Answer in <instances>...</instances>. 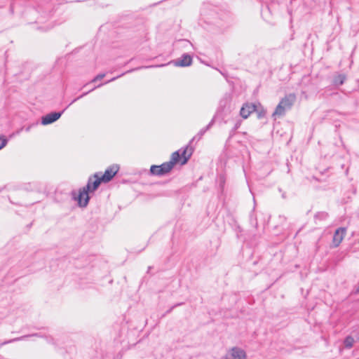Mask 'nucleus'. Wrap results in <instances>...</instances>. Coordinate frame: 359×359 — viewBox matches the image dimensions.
Listing matches in <instances>:
<instances>
[{
    "label": "nucleus",
    "mask_w": 359,
    "mask_h": 359,
    "mask_svg": "<svg viewBox=\"0 0 359 359\" xmlns=\"http://www.w3.org/2000/svg\"><path fill=\"white\" fill-rule=\"evenodd\" d=\"M240 125H241V123H236V126H235V127H234V130H236L237 128H239V126H240Z\"/></svg>",
    "instance_id": "b1692460"
},
{
    "label": "nucleus",
    "mask_w": 359,
    "mask_h": 359,
    "mask_svg": "<svg viewBox=\"0 0 359 359\" xmlns=\"http://www.w3.org/2000/svg\"><path fill=\"white\" fill-rule=\"evenodd\" d=\"M91 179L88 180V184L82 189H80L77 196H74V199L78 200L80 207H86L89 201L88 192L90 191Z\"/></svg>",
    "instance_id": "f03ea898"
},
{
    "label": "nucleus",
    "mask_w": 359,
    "mask_h": 359,
    "mask_svg": "<svg viewBox=\"0 0 359 359\" xmlns=\"http://www.w3.org/2000/svg\"><path fill=\"white\" fill-rule=\"evenodd\" d=\"M328 217V213L326 212H319L316 214L315 218L320 220L326 219Z\"/></svg>",
    "instance_id": "f3484780"
},
{
    "label": "nucleus",
    "mask_w": 359,
    "mask_h": 359,
    "mask_svg": "<svg viewBox=\"0 0 359 359\" xmlns=\"http://www.w3.org/2000/svg\"><path fill=\"white\" fill-rule=\"evenodd\" d=\"M32 336H38L37 334H32ZM31 337V335H24V336H22V337H17V338H14V339H10V340H8V341H5L4 342H3L2 344H0V347L3 345H6V344H10V343H12V342H15V341H22V340H24L28 337Z\"/></svg>",
    "instance_id": "2eb2a0df"
},
{
    "label": "nucleus",
    "mask_w": 359,
    "mask_h": 359,
    "mask_svg": "<svg viewBox=\"0 0 359 359\" xmlns=\"http://www.w3.org/2000/svg\"><path fill=\"white\" fill-rule=\"evenodd\" d=\"M147 67H144L143 68H147ZM141 68L142 67H139V68H137V69H141ZM134 70H136V69H133L129 70V71H128V72H126L125 73L121 74V75H119V76H118L116 77H114L111 79H110L109 81H107L105 83H109L111 81H113L116 80V79H118V78L122 76L123 75L126 74V73L132 72Z\"/></svg>",
    "instance_id": "a211bd4d"
},
{
    "label": "nucleus",
    "mask_w": 359,
    "mask_h": 359,
    "mask_svg": "<svg viewBox=\"0 0 359 359\" xmlns=\"http://www.w3.org/2000/svg\"><path fill=\"white\" fill-rule=\"evenodd\" d=\"M151 266H149V268H148V271H149V270H151Z\"/></svg>",
    "instance_id": "a878e982"
},
{
    "label": "nucleus",
    "mask_w": 359,
    "mask_h": 359,
    "mask_svg": "<svg viewBox=\"0 0 359 359\" xmlns=\"http://www.w3.org/2000/svg\"><path fill=\"white\" fill-rule=\"evenodd\" d=\"M245 351L238 346L230 348L225 355L224 359H246Z\"/></svg>",
    "instance_id": "20e7f679"
},
{
    "label": "nucleus",
    "mask_w": 359,
    "mask_h": 359,
    "mask_svg": "<svg viewBox=\"0 0 359 359\" xmlns=\"http://www.w3.org/2000/svg\"><path fill=\"white\" fill-rule=\"evenodd\" d=\"M182 303H180V304H175V305L172 306V307H171V308H170V309L167 311V313H170V312L172 311V309H173L174 308H175V307H177V306H180V305H182Z\"/></svg>",
    "instance_id": "4be33fe9"
},
{
    "label": "nucleus",
    "mask_w": 359,
    "mask_h": 359,
    "mask_svg": "<svg viewBox=\"0 0 359 359\" xmlns=\"http://www.w3.org/2000/svg\"><path fill=\"white\" fill-rule=\"evenodd\" d=\"M346 80L344 74H337L333 79V84L336 86L342 85Z\"/></svg>",
    "instance_id": "ddd939ff"
},
{
    "label": "nucleus",
    "mask_w": 359,
    "mask_h": 359,
    "mask_svg": "<svg viewBox=\"0 0 359 359\" xmlns=\"http://www.w3.org/2000/svg\"><path fill=\"white\" fill-rule=\"evenodd\" d=\"M262 115V113H260V114H259V116L260 117Z\"/></svg>",
    "instance_id": "bb28decb"
},
{
    "label": "nucleus",
    "mask_w": 359,
    "mask_h": 359,
    "mask_svg": "<svg viewBox=\"0 0 359 359\" xmlns=\"http://www.w3.org/2000/svg\"><path fill=\"white\" fill-rule=\"evenodd\" d=\"M94 178L95 180L93 181L91 180L90 191H93L96 190L98 188L100 183L102 182V180H101V177H100L98 174H95Z\"/></svg>",
    "instance_id": "f8f14e48"
},
{
    "label": "nucleus",
    "mask_w": 359,
    "mask_h": 359,
    "mask_svg": "<svg viewBox=\"0 0 359 359\" xmlns=\"http://www.w3.org/2000/svg\"><path fill=\"white\" fill-rule=\"evenodd\" d=\"M31 128H32V125H30V126H29L26 127V128H25V131H26V132H29V131L30 130Z\"/></svg>",
    "instance_id": "5701e85b"
},
{
    "label": "nucleus",
    "mask_w": 359,
    "mask_h": 359,
    "mask_svg": "<svg viewBox=\"0 0 359 359\" xmlns=\"http://www.w3.org/2000/svg\"><path fill=\"white\" fill-rule=\"evenodd\" d=\"M295 100V95L294 94H290L283 98L279 103L281 104L285 107V109L287 110L290 109L293 105Z\"/></svg>",
    "instance_id": "9d476101"
},
{
    "label": "nucleus",
    "mask_w": 359,
    "mask_h": 359,
    "mask_svg": "<svg viewBox=\"0 0 359 359\" xmlns=\"http://www.w3.org/2000/svg\"><path fill=\"white\" fill-rule=\"evenodd\" d=\"M262 115V113H260V114H259V116L260 117Z\"/></svg>",
    "instance_id": "cd10ccee"
},
{
    "label": "nucleus",
    "mask_w": 359,
    "mask_h": 359,
    "mask_svg": "<svg viewBox=\"0 0 359 359\" xmlns=\"http://www.w3.org/2000/svg\"><path fill=\"white\" fill-rule=\"evenodd\" d=\"M357 292H359V287L357 289Z\"/></svg>",
    "instance_id": "c85d7f7f"
},
{
    "label": "nucleus",
    "mask_w": 359,
    "mask_h": 359,
    "mask_svg": "<svg viewBox=\"0 0 359 359\" xmlns=\"http://www.w3.org/2000/svg\"><path fill=\"white\" fill-rule=\"evenodd\" d=\"M257 106L252 103H245L241 109L240 114L243 118H247L249 116L256 111Z\"/></svg>",
    "instance_id": "6e6552de"
},
{
    "label": "nucleus",
    "mask_w": 359,
    "mask_h": 359,
    "mask_svg": "<svg viewBox=\"0 0 359 359\" xmlns=\"http://www.w3.org/2000/svg\"><path fill=\"white\" fill-rule=\"evenodd\" d=\"M192 153L193 149L187 146L183 149L181 154H180V151H177L172 153L170 162L172 163V165L174 166L177 162L180 161L182 156V161L181 162V164L184 165L187 163L188 160L190 158Z\"/></svg>",
    "instance_id": "f257e3e1"
},
{
    "label": "nucleus",
    "mask_w": 359,
    "mask_h": 359,
    "mask_svg": "<svg viewBox=\"0 0 359 359\" xmlns=\"http://www.w3.org/2000/svg\"><path fill=\"white\" fill-rule=\"evenodd\" d=\"M346 227H339L335 231L333 236V244L335 247H337L340 245L346 235Z\"/></svg>",
    "instance_id": "0eeeda50"
},
{
    "label": "nucleus",
    "mask_w": 359,
    "mask_h": 359,
    "mask_svg": "<svg viewBox=\"0 0 359 359\" xmlns=\"http://www.w3.org/2000/svg\"><path fill=\"white\" fill-rule=\"evenodd\" d=\"M192 57L188 54H183L182 57L173 61L175 66L188 67L191 65Z\"/></svg>",
    "instance_id": "1a4fd4ad"
},
{
    "label": "nucleus",
    "mask_w": 359,
    "mask_h": 359,
    "mask_svg": "<svg viewBox=\"0 0 359 359\" xmlns=\"http://www.w3.org/2000/svg\"><path fill=\"white\" fill-rule=\"evenodd\" d=\"M287 109H285V107L281 104H278L274 111V112L273 113L272 116L273 117L276 118V116H283L285 113V111Z\"/></svg>",
    "instance_id": "4468645a"
},
{
    "label": "nucleus",
    "mask_w": 359,
    "mask_h": 359,
    "mask_svg": "<svg viewBox=\"0 0 359 359\" xmlns=\"http://www.w3.org/2000/svg\"><path fill=\"white\" fill-rule=\"evenodd\" d=\"M8 142L7 139L0 137V149L4 148Z\"/></svg>",
    "instance_id": "6ab92c4d"
},
{
    "label": "nucleus",
    "mask_w": 359,
    "mask_h": 359,
    "mask_svg": "<svg viewBox=\"0 0 359 359\" xmlns=\"http://www.w3.org/2000/svg\"><path fill=\"white\" fill-rule=\"evenodd\" d=\"M94 89H95V88H93V89L91 90V91H92V90H93ZM88 93H89V91H88V92H86V93H83L81 96H79V97H77V98L74 99V100H73V102H76V100H78L79 99H80V98L83 97V96L86 95Z\"/></svg>",
    "instance_id": "412c9836"
},
{
    "label": "nucleus",
    "mask_w": 359,
    "mask_h": 359,
    "mask_svg": "<svg viewBox=\"0 0 359 359\" xmlns=\"http://www.w3.org/2000/svg\"><path fill=\"white\" fill-rule=\"evenodd\" d=\"M105 74H100L98 75H97L93 80H92V82H95L98 80H100L102 79H103L104 77Z\"/></svg>",
    "instance_id": "aec40b11"
},
{
    "label": "nucleus",
    "mask_w": 359,
    "mask_h": 359,
    "mask_svg": "<svg viewBox=\"0 0 359 359\" xmlns=\"http://www.w3.org/2000/svg\"><path fill=\"white\" fill-rule=\"evenodd\" d=\"M165 66V65H158V67H163Z\"/></svg>",
    "instance_id": "393cba45"
},
{
    "label": "nucleus",
    "mask_w": 359,
    "mask_h": 359,
    "mask_svg": "<svg viewBox=\"0 0 359 359\" xmlns=\"http://www.w3.org/2000/svg\"><path fill=\"white\" fill-rule=\"evenodd\" d=\"M174 166L170 161L163 163L161 165H151L150 172L152 175L161 176L168 173Z\"/></svg>",
    "instance_id": "7ed1b4c3"
},
{
    "label": "nucleus",
    "mask_w": 359,
    "mask_h": 359,
    "mask_svg": "<svg viewBox=\"0 0 359 359\" xmlns=\"http://www.w3.org/2000/svg\"><path fill=\"white\" fill-rule=\"evenodd\" d=\"M119 170V167L118 165H112L109 167L104 172V173L101 176V180L103 182H109L117 173Z\"/></svg>",
    "instance_id": "423d86ee"
},
{
    "label": "nucleus",
    "mask_w": 359,
    "mask_h": 359,
    "mask_svg": "<svg viewBox=\"0 0 359 359\" xmlns=\"http://www.w3.org/2000/svg\"><path fill=\"white\" fill-rule=\"evenodd\" d=\"M65 110L60 112H51L42 116L41 124L46 126L54 123L60 118Z\"/></svg>",
    "instance_id": "39448f33"
},
{
    "label": "nucleus",
    "mask_w": 359,
    "mask_h": 359,
    "mask_svg": "<svg viewBox=\"0 0 359 359\" xmlns=\"http://www.w3.org/2000/svg\"><path fill=\"white\" fill-rule=\"evenodd\" d=\"M354 341V339L352 337L348 336L344 339V344L346 348H351L353 346Z\"/></svg>",
    "instance_id": "dca6fc26"
},
{
    "label": "nucleus",
    "mask_w": 359,
    "mask_h": 359,
    "mask_svg": "<svg viewBox=\"0 0 359 359\" xmlns=\"http://www.w3.org/2000/svg\"><path fill=\"white\" fill-rule=\"evenodd\" d=\"M213 123H214V120H212L205 128H202L198 133V134L192 138L190 143L194 140H199L203 137V135L205 133V132L210 128V127L212 126Z\"/></svg>",
    "instance_id": "9b49d317"
}]
</instances>
